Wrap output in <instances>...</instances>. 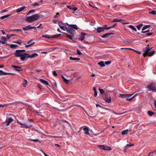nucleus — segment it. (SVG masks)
Returning a JSON list of instances; mask_svg holds the SVG:
<instances>
[{
  "instance_id": "f257e3e1",
  "label": "nucleus",
  "mask_w": 156,
  "mask_h": 156,
  "mask_svg": "<svg viewBox=\"0 0 156 156\" xmlns=\"http://www.w3.org/2000/svg\"><path fill=\"white\" fill-rule=\"evenodd\" d=\"M149 45H147V46L143 48V51L144 52L143 55L144 57H146L147 55L151 56L153 55L155 53L154 50L150 51L152 49V48L149 47Z\"/></svg>"
},
{
  "instance_id": "f03ea898",
  "label": "nucleus",
  "mask_w": 156,
  "mask_h": 156,
  "mask_svg": "<svg viewBox=\"0 0 156 156\" xmlns=\"http://www.w3.org/2000/svg\"><path fill=\"white\" fill-rule=\"evenodd\" d=\"M40 17V15L36 14L27 17L25 19V21L29 23H31L37 20Z\"/></svg>"
},
{
  "instance_id": "7ed1b4c3",
  "label": "nucleus",
  "mask_w": 156,
  "mask_h": 156,
  "mask_svg": "<svg viewBox=\"0 0 156 156\" xmlns=\"http://www.w3.org/2000/svg\"><path fill=\"white\" fill-rule=\"evenodd\" d=\"M96 32L98 33H100L103 32L105 30H108V26L107 25H105L102 27H98L97 28H95Z\"/></svg>"
},
{
  "instance_id": "20e7f679",
  "label": "nucleus",
  "mask_w": 156,
  "mask_h": 156,
  "mask_svg": "<svg viewBox=\"0 0 156 156\" xmlns=\"http://www.w3.org/2000/svg\"><path fill=\"white\" fill-rule=\"evenodd\" d=\"M129 96V95H128V94H120L119 97L120 98H126L127 101H131L134 97V96L131 98H128Z\"/></svg>"
},
{
  "instance_id": "39448f33",
  "label": "nucleus",
  "mask_w": 156,
  "mask_h": 156,
  "mask_svg": "<svg viewBox=\"0 0 156 156\" xmlns=\"http://www.w3.org/2000/svg\"><path fill=\"white\" fill-rule=\"evenodd\" d=\"M61 34H56L55 35H51L48 34H45V35H42V37L43 38H57L58 37H59Z\"/></svg>"
},
{
  "instance_id": "423d86ee",
  "label": "nucleus",
  "mask_w": 156,
  "mask_h": 156,
  "mask_svg": "<svg viewBox=\"0 0 156 156\" xmlns=\"http://www.w3.org/2000/svg\"><path fill=\"white\" fill-rule=\"evenodd\" d=\"M98 147L103 150L110 151L112 150V148L111 147L104 145H98Z\"/></svg>"
},
{
  "instance_id": "0eeeda50",
  "label": "nucleus",
  "mask_w": 156,
  "mask_h": 156,
  "mask_svg": "<svg viewBox=\"0 0 156 156\" xmlns=\"http://www.w3.org/2000/svg\"><path fill=\"white\" fill-rule=\"evenodd\" d=\"M147 87L150 90L153 91L156 90L155 85L153 83H151L150 84L148 85Z\"/></svg>"
},
{
  "instance_id": "6e6552de",
  "label": "nucleus",
  "mask_w": 156,
  "mask_h": 156,
  "mask_svg": "<svg viewBox=\"0 0 156 156\" xmlns=\"http://www.w3.org/2000/svg\"><path fill=\"white\" fill-rule=\"evenodd\" d=\"M24 53L20 51V50H16L14 54L17 57H20V58L22 56Z\"/></svg>"
},
{
  "instance_id": "1a4fd4ad",
  "label": "nucleus",
  "mask_w": 156,
  "mask_h": 156,
  "mask_svg": "<svg viewBox=\"0 0 156 156\" xmlns=\"http://www.w3.org/2000/svg\"><path fill=\"white\" fill-rule=\"evenodd\" d=\"M83 41L85 44H90L95 43V42L94 41H92V40H80Z\"/></svg>"
},
{
  "instance_id": "9d476101",
  "label": "nucleus",
  "mask_w": 156,
  "mask_h": 156,
  "mask_svg": "<svg viewBox=\"0 0 156 156\" xmlns=\"http://www.w3.org/2000/svg\"><path fill=\"white\" fill-rule=\"evenodd\" d=\"M17 122L18 124L20 125L23 126V127L25 128H30L32 126V125H27L25 122L22 123L18 120L17 121Z\"/></svg>"
},
{
  "instance_id": "9b49d317",
  "label": "nucleus",
  "mask_w": 156,
  "mask_h": 156,
  "mask_svg": "<svg viewBox=\"0 0 156 156\" xmlns=\"http://www.w3.org/2000/svg\"><path fill=\"white\" fill-rule=\"evenodd\" d=\"M35 43V42L33 41V40H30L28 42L27 44H25V46L26 48L30 47Z\"/></svg>"
},
{
  "instance_id": "f8f14e48",
  "label": "nucleus",
  "mask_w": 156,
  "mask_h": 156,
  "mask_svg": "<svg viewBox=\"0 0 156 156\" xmlns=\"http://www.w3.org/2000/svg\"><path fill=\"white\" fill-rule=\"evenodd\" d=\"M13 121V119H12L11 118H9L7 119L5 122V123L6 124V126H8L10 123L12 122Z\"/></svg>"
},
{
  "instance_id": "ddd939ff",
  "label": "nucleus",
  "mask_w": 156,
  "mask_h": 156,
  "mask_svg": "<svg viewBox=\"0 0 156 156\" xmlns=\"http://www.w3.org/2000/svg\"><path fill=\"white\" fill-rule=\"evenodd\" d=\"M89 36L88 34L83 32L81 33L80 35V39H84L85 37L87 38Z\"/></svg>"
},
{
  "instance_id": "4468645a",
  "label": "nucleus",
  "mask_w": 156,
  "mask_h": 156,
  "mask_svg": "<svg viewBox=\"0 0 156 156\" xmlns=\"http://www.w3.org/2000/svg\"><path fill=\"white\" fill-rule=\"evenodd\" d=\"M28 54L24 53L23 55L20 58L21 61H24L27 58H28Z\"/></svg>"
},
{
  "instance_id": "2eb2a0df",
  "label": "nucleus",
  "mask_w": 156,
  "mask_h": 156,
  "mask_svg": "<svg viewBox=\"0 0 156 156\" xmlns=\"http://www.w3.org/2000/svg\"><path fill=\"white\" fill-rule=\"evenodd\" d=\"M105 100L106 102L108 103H110L111 101V97L109 96H105Z\"/></svg>"
},
{
  "instance_id": "dca6fc26",
  "label": "nucleus",
  "mask_w": 156,
  "mask_h": 156,
  "mask_svg": "<svg viewBox=\"0 0 156 156\" xmlns=\"http://www.w3.org/2000/svg\"><path fill=\"white\" fill-rule=\"evenodd\" d=\"M67 32L69 34H71L73 36H74V34L75 33L76 31L75 30L71 29L69 30H67Z\"/></svg>"
},
{
  "instance_id": "f3484780",
  "label": "nucleus",
  "mask_w": 156,
  "mask_h": 156,
  "mask_svg": "<svg viewBox=\"0 0 156 156\" xmlns=\"http://www.w3.org/2000/svg\"><path fill=\"white\" fill-rule=\"evenodd\" d=\"M83 130L84 131V133L85 134L90 135V134L89 132V129L87 126H85L83 128Z\"/></svg>"
},
{
  "instance_id": "a211bd4d",
  "label": "nucleus",
  "mask_w": 156,
  "mask_h": 156,
  "mask_svg": "<svg viewBox=\"0 0 156 156\" xmlns=\"http://www.w3.org/2000/svg\"><path fill=\"white\" fill-rule=\"evenodd\" d=\"M58 24L59 26V27L61 29H62L64 30H65L66 29V28L65 27H64V26H62L63 23L62 22L58 23Z\"/></svg>"
},
{
  "instance_id": "6ab92c4d",
  "label": "nucleus",
  "mask_w": 156,
  "mask_h": 156,
  "mask_svg": "<svg viewBox=\"0 0 156 156\" xmlns=\"http://www.w3.org/2000/svg\"><path fill=\"white\" fill-rule=\"evenodd\" d=\"M69 27H70L71 29H73L76 30H77L78 29L77 28V26L76 25L74 24H70L69 25Z\"/></svg>"
},
{
  "instance_id": "aec40b11",
  "label": "nucleus",
  "mask_w": 156,
  "mask_h": 156,
  "mask_svg": "<svg viewBox=\"0 0 156 156\" xmlns=\"http://www.w3.org/2000/svg\"><path fill=\"white\" fill-rule=\"evenodd\" d=\"M12 67L14 68L15 69V70L17 71H20L21 70H20V69L22 68L21 67H20L17 66H15V65H12Z\"/></svg>"
},
{
  "instance_id": "412c9836",
  "label": "nucleus",
  "mask_w": 156,
  "mask_h": 156,
  "mask_svg": "<svg viewBox=\"0 0 156 156\" xmlns=\"http://www.w3.org/2000/svg\"><path fill=\"white\" fill-rule=\"evenodd\" d=\"M26 8V7L25 6H23L20 8H19L16 10V12L17 13L19 12L22 11L23 10H24Z\"/></svg>"
},
{
  "instance_id": "4be33fe9",
  "label": "nucleus",
  "mask_w": 156,
  "mask_h": 156,
  "mask_svg": "<svg viewBox=\"0 0 156 156\" xmlns=\"http://www.w3.org/2000/svg\"><path fill=\"white\" fill-rule=\"evenodd\" d=\"M38 56V55L36 53H34L32 55H29L28 54V58H33Z\"/></svg>"
},
{
  "instance_id": "5701e85b",
  "label": "nucleus",
  "mask_w": 156,
  "mask_h": 156,
  "mask_svg": "<svg viewBox=\"0 0 156 156\" xmlns=\"http://www.w3.org/2000/svg\"><path fill=\"white\" fill-rule=\"evenodd\" d=\"M113 34L112 33H108L105 34L104 35L101 36V37L102 38H107L110 35Z\"/></svg>"
},
{
  "instance_id": "b1692460",
  "label": "nucleus",
  "mask_w": 156,
  "mask_h": 156,
  "mask_svg": "<svg viewBox=\"0 0 156 156\" xmlns=\"http://www.w3.org/2000/svg\"><path fill=\"white\" fill-rule=\"evenodd\" d=\"M40 81L42 83L46 84L47 85H49V84L48 83V82L47 81H46L43 79H39Z\"/></svg>"
},
{
  "instance_id": "393cba45",
  "label": "nucleus",
  "mask_w": 156,
  "mask_h": 156,
  "mask_svg": "<svg viewBox=\"0 0 156 156\" xmlns=\"http://www.w3.org/2000/svg\"><path fill=\"white\" fill-rule=\"evenodd\" d=\"M123 42L126 44H129L133 43V41H130V40H123Z\"/></svg>"
},
{
  "instance_id": "a878e982",
  "label": "nucleus",
  "mask_w": 156,
  "mask_h": 156,
  "mask_svg": "<svg viewBox=\"0 0 156 156\" xmlns=\"http://www.w3.org/2000/svg\"><path fill=\"white\" fill-rule=\"evenodd\" d=\"M128 27L133 30L134 31L136 32L137 31L136 29L132 25H129L128 26Z\"/></svg>"
},
{
  "instance_id": "bb28decb",
  "label": "nucleus",
  "mask_w": 156,
  "mask_h": 156,
  "mask_svg": "<svg viewBox=\"0 0 156 156\" xmlns=\"http://www.w3.org/2000/svg\"><path fill=\"white\" fill-rule=\"evenodd\" d=\"M23 29L24 30H29L31 29H30V26L29 25L28 26H27L26 27H23Z\"/></svg>"
},
{
  "instance_id": "cd10ccee",
  "label": "nucleus",
  "mask_w": 156,
  "mask_h": 156,
  "mask_svg": "<svg viewBox=\"0 0 156 156\" xmlns=\"http://www.w3.org/2000/svg\"><path fill=\"white\" fill-rule=\"evenodd\" d=\"M122 20H122V19H114L112 22H120Z\"/></svg>"
},
{
  "instance_id": "c85d7f7f",
  "label": "nucleus",
  "mask_w": 156,
  "mask_h": 156,
  "mask_svg": "<svg viewBox=\"0 0 156 156\" xmlns=\"http://www.w3.org/2000/svg\"><path fill=\"white\" fill-rule=\"evenodd\" d=\"M126 48L128 49H129L132 50L133 51H134L135 52H136L138 54H140L141 53V52L140 51L136 50H135L133 49H132V48Z\"/></svg>"
},
{
  "instance_id": "c756f323",
  "label": "nucleus",
  "mask_w": 156,
  "mask_h": 156,
  "mask_svg": "<svg viewBox=\"0 0 156 156\" xmlns=\"http://www.w3.org/2000/svg\"><path fill=\"white\" fill-rule=\"evenodd\" d=\"M65 35L68 38H69V39H72V37H73L71 34L67 33H65Z\"/></svg>"
},
{
  "instance_id": "7c9ffc66",
  "label": "nucleus",
  "mask_w": 156,
  "mask_h": 156,
  "mask_svg": "<svg viewBox=\"0 0 156 156\" xmlns=\"http://www.w3.org/2000/svg\"><path fill=\"white\" fill-rule=\"evenodd\" d=\"M11 16V15H5L4 16H1L0 17V19L1 20H3L5 18H7L9 16Z\"/></svg>"
},
{
  "instance_id": "2f4dec72",
  "label": "nucleus",
  "mask_w": 156,
  "mask_h": 156,
  "mask_svg": "<svg viewBox=\"0 0 156 156\" xmlns=\"http://www.w3.org/2000/svg\"><path fill=\"white\" fill-rule=\"evenodd\" d=\"M98 64L101 67H103L105 66V63L103 61H101L98 62Z\"/></svg>"
},
{
  "instance_id": "473e14b6",
  "label": "nucleus",
  "mask_w": 156,
  "mask_h": 156,
  "mask_svg": "<svg viewBox=\"0 0 156 156\" xmlns=\"http://www.w3.org/2000/svg\"><path fill=\"white\" fill-rule=\"evenodd\" d=\"M150 27V25H145V26H144L142 28V31L144 30H146V29H147L148 28Z\"/></svg>"
},
{
  "instance_id": "72a5a7b5",
  "label": "nucleus",
  "mask_w": 156,
  "mask_h": 156,
  "mask_svg": "<svg viewBox=\"0 0 156 156\" xmlns=\"http://www.w3.org/2000/svg\"><path fill=\"white\" fill-rule=\"evenodd\" d=\"M69 59L71 60H80V58H75L72 57H70Z\"/></svg>"
},
{
  "instance_id": "f704fd0d",
  "label": "nucleus",
  "mask_w": 156,
  "mask_h": 156,
  "mask_svg": "<svg viewBox=\"0 0 156 156\" xmlns=\"http://www.w3.org/2000/svg\"><path fill=\"white\" fill-rule=\"evenodd\" d=\"M29 140L32 141H34L35 142H39L40 143H41V141L38 139H30Z\"/></svg>"
},
{
  "instance_id": "c9c22d12",
  "label": "nucleus",
  "mask_w": 156,
  "mask_h": 156,
  "mask_svg": "<svg viewBox=\"0 0 156 156\" xmlns=\"http://www.w3.org/2000/svg\"><path fill=\"white\" fill-rule=\"evenodd\" d=\"M128 132V129H126L123 131L122 132V135L126 134H127Z\"/></svg>"
},
{
  "instance_id": "e433bc0d",
  "label": "nucleus",
  "mask_w": 156,
  "mask_h": 156,
  "mask_svg": "<svg viewBox=\"0 0 156 156\" xmlns=\"http://www.w3.org/2000/svg\"><path fill=\"white\" fill-rule=\"evenodd\" d=\"M143 26V24H140L136 26V28L138 30H140V29L141 27Z\"/></svg>"
},
{
  "instance_id": "4c0bfd02",
  "label": "nucleus",
  "mask_w": 156,
  "mask_h": 156,
  "mask_svg": "<svg viewBox=\"0 0 156 156\" xmlns=\"http://www.w3.org/2000/svg\"><path fill=\"white\" fill-rule=\"evenodd\" d=\"M27 84V81L26 80H24V82L22 83V85L23 87H25Z\"/></svg>"
},
{
  "instance_id": "58836bf2",
  "label": "nucleus",
  "mask_w": 156,
  "mask_h": 156,
  "mask_svg": "<svg viewBox=\"0 0 156 156\" xmlns=\"http://www.w3.org/2000/svg\"><path fill=\"white\" fill-rule=\"evenodd\" d=\"M15 35L13 34H8L7 35L6 37H7V39H9L12 36Z\"/></svg>"
},
{
  "instance_id": "ea45409f",
  "label": "nucleus",
  "mask_w": 156,
  "mask_h": 156,
  "mask_svg": "<svg viewBox=\"0 0 156 156\" xmlns=\"http://www.w3.org/2000/svg\"><path fill=\"white\" fill-rule=\"evenodd\" d=\"M102 109H104L105 110H106L109 111L110 112H113V113H114V112L111 109H108V108H105V107H103V108H102Z\"/></svg>"
},
{
  "instance_id": "a19ab883",
  "label": "nucleus",
  "mask_w": 156,
  "mask_h": 156,
  "mask_svg": "<svg viewBox=\"0 0 156 156\" xmlns=\"http://www.w3.org/2000/svg\"><path fill=\"white\" fill-rule=\"evenodd\" d=\"M35 10L34 9H32L30 10L27 14V15H29L30 14L33 12H35Z\"/></svg>"
},
{
  "instance_id": "79ce46f5",
  "label": "nucleus",
  "mask_w": 156,
  "mask_h": 156,
  "mask_svg": "<svg viewBox=\"0 0 156 156\" xmlns=\"http://www.w3.org/2000/svg\"><path fill=\"white\" fill-rule=\"evenodd\" d=\"M134 144H131L130 143L129 144H127L125 146V147L126 148H128V147H130L133 146Z\"/></svg>"
},
{
  "instance_id": "37998d69",
  "label": "nucleus",
  "mask_w": 156,
  "mask_h": 156,
  "mask_svg": "<svg viewBox=\"0 0 156 156\" xmlns=\"http://www.w3.org/2000/svg\"><path fill=\"white\" fill-rule=\"evenodd\" d=\"M148 113L149 115L150 116H152L154 114V112L151 111H148Z\"/></svg>"
},
{
  "instance_id": "c03bdc74",
  "label": "nucleus",
  "mask_w": 156,
  "mask_h": 156,
  "mask_svg": "<svg viewBox=\"0 0 156 156\" xmlns=\"http://www.w3.org/2000/svg\"><path fill=\"white\" fill-rule=\"evenodd\" d=\"M99 90L100 93L101 94H103L105 92L102 89L99 88Z\"/></svg>"
},
{
  "instance_id": "a18cd8bd",
  "label": "nucleus",
  "mask_w": 156,
  "mask_h": 156,
  "mask_svg": "<svg viewBox=\"0 0 156 156\" xmlns=\"http://www.w3.org/2000/svg\"><path fill=\"white\" fill-rule=\"evenodd\" d=\"M149 14H152L153 15H155L156 14V11L152 10V11L149 12Z\"/></svg>"
},
{
  "instance_id": "49530a36",
  "label": "nucleus",
  "mask_w": 156,
  "mask_h": 156,
  "mask_svg": "<svg viewBox=\"0 0 156 156\" xmlns=\"http://www.w3.org/2000/svg\"><path fill=\"white\" fill-rule=\"evenodd\" d=\"M7 73L4 72L2 71H1V73H0V75H7Z\"/></svg>"
},
{
  "instance_id": "de8ad7c7",
  "label": "nucleus",
  "mask_w": 156,
  "mask_h": 156,
  "mask_svg": "<svg viewBox=\"0 0 156 156\" xmlns=\"http://www.w3.org/2000/svg\"><path fill=\"white\" fill-rule=\"evenodd\" d=\"M21 41L20 40H19L17 41H13V42L17 43L19 44H20L21 43Z\"/></svg>"
},
{
  "instance_id": "09e8293b",
  "label": "nucleus",
  "mask_w": 156,
  "mask_h": 156,
  "mask_svg": "<svg viewBox=\"0 0 156 156\" xmlns=\"http://www.w3.org/2000/svg\"><path fill=\"white\" fill-rule=\"evenodd\" d=\"M8 105V104H5L4 105L0 104V108L2 107L7 106Z\"/></svg>"
},
{
  "instance_id": "8fccbe9b",
  "label": "nucleus",
  "mask_w": 156,
  "mask_h": 156,
  "mask_svg": "<svg viewBox=\"0 0 156 156\" xmlns=\"http://www.w3.org/2000/svg\"><path fill=\"white\" fill-rule=\"evenodd\" d=\"M116 25V24H115L113 26H111V27H108V30H109L110 29H111V28H113V27H115V26Z\"/></svg>"
},
{
  "instance_id": "3c124183",
  "label": "nucleus",
  "mask_w": 156,
  "mask_h": 156,
  "mask_svg": "<svg viewBox=\"0 0 156 156\" xmlns=\"http://www.w3.org/2000/svg\"><path fill=\"white\" fill-rule=\"evenodd\" d=\"M52 74L55 76H56L57 75L55 71H54L52 72Z\"/></svg>"
},
{
  "instance_id": "603ef678",
  "label": "nucleus",
  "mask_w": 156,
  "mask_h": 156,
  "mask_svg": "<svg viewBox=\"0 0 156 156\" xmlns=\"http://www.w3.org/2000/svg\"><path fill=\"white\" fill-rule=\"evenodd\" d=\"M96 106L97 108L100 107L102 109V108H103V107L101 106V105H100L99 104H97L96 105Z\"/></svg>"
},
{
  "instance_id": "864d4df0",
  "label": "nucleus",
  "mask_w": 156,
  "mask_h": 156,
  "mask_svg": "<svg viewBox=\"0 0 156 156\" xmlns=\"http://www.w3.org/2000/svg\"><path fill=\"white\" fill-rule=\"evenodd\" d=\"M111 63V62L110 61H106L105 62V64L106 65H108Z\"/></svg>"
},
{
  "instance_id": "5fc2aeb1",
  "label": "nucleus",
  "mask_w": 156,
  "mask_h": 156,
  "mask_svg": "<svg viewBox=\"0 0 156 156\" xmlns=\"http://www.w3.org/2000/svg\"><path fill=\"white\" fill-rule=\"evenodd\" d=\"M64 81L66 83H69V80H67L66 78L64 80Z\"/></svg>"
},
{
  "instance_id": "6e6d98bb",
  "label": "nucleus",
  "mask_w": 156,
  "mask_h": 156,
  "mask_svg": "<svg viewBox=\"0 0 156 156\" xmlns=\"http://www.w3.org/2000/svg\"><path fill=\"white\" fill-rule=\"evenodd\" d=\"M77 54L79 55H80L82 54V53L78 49L77 50Z\"/></svg>"
},
{
  "instance_id": "4d7b16f0",
  "label": "nucleus",
  "mask_w": 156,
  "mask_h": 156,
  "mask_svg": "<svg viewBox=\"0 0 156 156\" xmlns=\"http://www.w3.org/2000/svg\"><path fill=\"white\" fill-rule=\"evenodd\" d=\"M67 7L70 9H73V6L71 5H67Z\"/></svg>"
},
{
  "instance_id": "13d9d810",
  "label": "nucleus",
  "mask_w": 156,
  "mask_h": 156,
  "mask_svg": "<svg viewBox=\"0 0 156 156\" xmlns=\"http://www.w3.org/2000/svg\"><path fill=\"white\" fill-rule=\"evenodd\" d=\"M60 137H60V136H51V137L54 138H59Z\"/></svg>"
},
{
  "instance_id": "bf43d9fd",
  "label": "nucleus",
  "mask_w": 156,
  "mask_h": 156,
  "mask_svg": "<svg viewBox=\"0 0 156 156\" xmlns=\"http://www.w3.org/2000/svg\"><path fill=\"white\" fill-rule=\"evenodd\" d=\"M11 47L12 48H14L16 47L17 46L16 45L12 44L11 45Z\"/></svg>"
},
{
  "instance_id": "052dcab7",
  "label": "nucleus",
  "mask_w": 156,
  "mask_h": 156,
  "mask_svg": "<svg viewBox=\"0 0 156 156\" xmlns=\"http://www.w3.org/2000/svg\"><path fill=\"white\" fill-rule=\"evenodd\" d=\"M153 34V33H147L146 34V35L147 36H150L151 35Z\"/></svg>"
},
{
  "instance_id": "680f3d73",
  "label": "nucleus",
  "mask_w": 156,
  "mask_h": 156,
  "mask_svg": "<svg viewBox=\"0 0 156 156\" xmlns=\"http://www.w3.org/2000/svg\"><path fill=\"white\" fill-rule=\"evenodd\" d=\"M39 5V4L35 2L32 5V6H35L36 5Z\"/></svg>"
},
{
  "instance_id": "e2e57ef3",
  "label": "nucleus",
  "mask_w": 156,
  "mask_h": 156,
  "mask_svg": "<svg viewBox=\"0 0 156 156\" xmlns=\"http://www.w3.org/2000/svg\"><path fill=\"white\" fill-rule=\"evenodd\" d=\"M73 9L74 11H75L77 9V8L73 7V9Z\"/></svg>"
},
{
  "instance_id": "0e129e2a",
  "label": "nucleus",
  "mask_w": 156,
  "mask_h": 156,
  "mask_svg": "<svg viewBox=\"0 0 156 156\" xmlns=\"http://www.w3.org/2000/svg\"><path fill=\"white\" fill-rule=\"evenodd\" d=\"M7 11V10L6 9H3L1 11V13H3L6 12Z\"/></svg>"
},
{
  "instance_id": "69168bd1",
  "label": "nucleus",
  "mask_w": 156,
  "mask_h": 156,
  "mask_svg": "<svg viewBox=\"0 0 156 156\" xmlns=\"http://www.w3.org/2000/svg\"><path fill=\"white\" fill-rule=\"evenodd\" d=\"M53 22L55 23H57V21L56 20H53Z\"/></svg>"
},
{
  "instance_id": "338daca9",
  "label": "nucleus",
  "mask_w": 156,
  "mask_h": 156,
  "mask_svg": "<svg viewBox=\"0 0 156 156\" xmlns=\"http://www.w3.org/2000/svg\"><path fill=\"white\" fill-rule=\"evenodd\" d=\"M149 31V30H147V31H142L141 32V33H146L147 32H148Z\"/></svg>"
},
{
  "instance_id": "774afa93",
  "label": "nucleus",
  "mask_w": 156,
  "mask_h": 156,
  "mask_svg": "<svg viewBox=\"0 0 156 156\" xmlns=\"http://www.w3.org/2000/svg\"><path fill=\"white\" fill-rule=\"evenodd\" d=\"M97 91L94 92V96L95 97H96L97 96Z\"/></svg>"
}]
</instances>
